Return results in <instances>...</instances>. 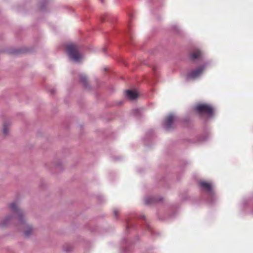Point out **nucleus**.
<instances>
[{
	"label": "nucleus",
	"mask_w": 253,
	"mask_h": 253,
	"mask_svg": "<svg viewBox=\"0 0 253 253\" xmlns=\"http://www.w3.org/2000/svg\"><path fill=\"white\" fill-rule=\"evenodd\" d=\"M80 79L83 85L87 88L88 87V81L86 76L84 74H81L80 75Z\"/></svg>",
	"instance_id": "9d476101"
},
{
	"label": "nucleus",
	"mask_w": 253,
	"mask_h": 253,
	"mask_svg": "<svg viewBox=\"0 0 253 253\" xmlns=\"http://www.w3.org/2000/svg\"><path fill=\"white\" fill-rule=\"evenodd\" d=\"M202 52L199 48H195L189 55L190 59L192 61H194L196 59H202Z\"/></svg>",
	"instance_id": "0eeeda50"
},
{
	"label": "nucleus",
	"mask_w": 253,
	"mask_h": 253,
	"mask_svg": "<svg viewBox=\"0 0 253 253\" xmlns=\"http://www.w3.org/2000/svg\"><path fill=\"white\" fill-rule=\"evenodd\" d=\"M199 185L201 190L207 191L210 196H212L214 195V192L211 183L201 181L199 182Z\"/></svg>",
	"instance_id": "423d86ee"
},
{
	"label": "nucleus",
	"mask_w": 253,
	"mask_h": 253,
	"mask_svg": "<svg viewBox=\"0 0 253 253\" xmlns=\"http://www.w3.org/2000/svg\"><path fill=\"white\" fill-rule=\"evenodd\" d=\"M102 50H103V52H105L106 51V48L105 47L103 48Z\"/></svg>",
	"instance_id": "4468645a"
},
{
	"label": "nucleus",
	"mask_w": 253,
	"mask_h": 253,
	"mask_svg": "<svg viewBox=\"0 0 253 253\" xmlns=\"http://www.w3.org/2000/svg\"><path fill=\"white\" fill-rule=\"evenodd\" d=\"M142 218H143V219H145V216H142Z\"/></svg>",
	"instance_id": "2eb2a0df"
},
{
	"label": "nucleus",
	"mask_w": 253,
	"mask_h": 253,
	"mask_svg": "<svg viewBox=\"0 0 253 253\" xmlns=\"http://www.w3.org/2000/svg\"><path fill=\"white\" fill-rule=\"evenodd\" d=\"M9 208L11 213L0 221V227H4L13 225L18 230L23 233L25 237H30L34 229L31 225L27 223L23 211L15 202L10 204Z\"/></svg>",
	"instance_id": "f257e3e1"
},
{
	"label": "nucleus",
	"mask_w": 253,
	"mask_h": 253,
	"mask_svg": "<svg viewBox=\"0 0 253 253\" xmlns=\"http://www.w3.org/2000/svg\"><path fill=\"white\" fill-rule=\"evenodd\" d=\"M175 120V117L172 114H170L168 116L165 121L163 124V127L167 130H170L173 128L174 126V121Z\"/></svg>",
	"instance_id": "39448f33"
},
{
	"label": "nucleus",
	"mask_w": 253,
	"mask_h": 253,
	"mask_svg": "<svg viewBox=\"0 0 253 253\" xmlns=\"http://www.w3.org/2000/svg\"><path fill=\"white\" fill-rule=\"evenodd\" d=\"M55 90L54 89H51L50 90V92L51 94H53L55 92Z\"/></svg>",
	"instance_id": "ddd939ff"
},
{
	"label": "nucleus",
	"mask_w": 253,
	"mask_h": 253,
	"mask_svg": "<svg viewBox=\"0 0 253 253\" xmlns=\"http://www.w3.org/2000/svg\"><path fill=\"white\" fill-rule=\"evenodd\" d=\"M114 214H115V216L117 217L118 216V214H119L118 211L117 210H115L114 211Z\"/></svg>",
	"instance_id": "f8f14e48"
},
{
	"label": "nucleus",
	"mask_w": 253,
	"mask_h": 253,
	"mask_svg": "<svg viewBox=\"0 0 253 253\" xmlns=\"http://www.w3.org/2000/svg\"><path fill=\"white\" fill-rule=\"evenodd\" d=\"M207 64L201 65L198 68L192 70L187 74L188 79L195 80L199 77L204 72Z\"/></svg>",
	"instance_id": "20e7f679"
},
{
	"label": "nucleus",
	"mask_w": 253,
	"mask_h": 253,
	"mask_svg": "<svg viewBox=\"0 0 253 253\" xmlns=\"http://www.w3.org/2000/svg\"><path fill=\"white\" fill-rule=\"evenodd\" d=\"M8 126L9 123L8 122H4L3 124V133L6 135L8 134Z\"/></svg>",
	"instance_id": "9b49d317"
},
{
	"label": "nucleus",
	"mask_w": 253,
	"mask_h": 253,
	"mask_svg": "<svg viewBox=\"0 0 253 253\" xmlns=\"http://www.w3.org/2000/svg\"><path fill=\"white\" fill-rule=\"evenodd\" d=\"M197 112L199 114H205L209 117H211L213 114L212 107L208 104L199 103L195 108Z\"/></svg>",
	"instance_id": "7ed1b4c3"
},
{
	"label": "nucleus",
	"mask_w": 253,
	"mask_h": 253,
	"mask_svg": "<svg viewBox=\"0 0 253 253\" xmlns=\"http://www.w3.org/2000/svg\"><path fill=\"white\" fill-rule=\"evenodd\" d=\"M126 94L127 97L131 100H134L137 97V94L134 91L126 90Z\"/></svg>",
	"instance_id": "1a4fd4ad"
},
{
	"label": "nucleus",
	"mask_w": 253,
	"mask_h": 253,
	"mask_svg": "<svg viewBox=\"0 0 253 253\" xmlns=\"http://www.w3.org/2000/svg\"><path fill=\"white\" fill-rule=\"evenodd\" d=\"M162 199H157L155 197H146L145 199V204L147 205L155 203L159 201H162Z\"/></svg>",
	"instance_id": "6e6552de"
},
{
	"label": "nucleus",
	"mask_w": 253,
	"mask_h": 253,
	"mask_svg": "<svg viewBox=\"0 0 253 253\" xmlns=\"http://www.w3.org/2000/svg\"><path fill=\"white\" fill-rule=\"evenodd\" d=\"M67 51L70 58L76 62H79L82 56L79 52V47L75 44H71L67 46Z\"/></svg>",
	"instance_id": "f03ea898"
}]
</instances>
